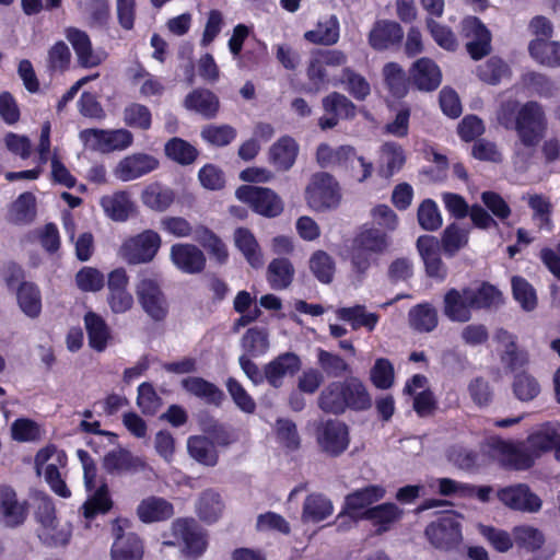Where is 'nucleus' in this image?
Instances as JSON below:
<instances>
[{"instance_id": "c9c22d12", "label": "nucleus", "mask_w": 560, "mask_h": 560, "mask_svg": "<svg viewBox=\"0 0 560 560\" xmlns=\"http://www.w3.org/2000/svg\"><path fill=\"white\" fill-rule=\"evenodd\" d=\"M66 37L72 45L81 67L92 68L101 63L98 57L93 54L92 43L86 32L77 27H68Z\"/></svg>"}, {"instance_id": "6e6552de", "label": "nucleus", "mask_w": 560, "mask_h": 560, "mask_svg": "<svg viewBox=\"0 0 560 560\" xmlns=\"http://www.w3.org/2000/svg\"><path fill=\"white\" fill-rule=\"evenodd\" d=\"M131 522L125 517H116L112 522L114 542L110 548L112 560H142L144 544L142 538L133 533H126Z\"/></svg>"}, {"instance_id": "412c9836", "label": "nucleus", "mask_w": 560, "mask_h": 560, "mask_svg": "<svg viewBox=\"0 0 560 560\" xmlns=\"http://www.w3.org/2000/svg\"><path fill=\"white\" fill-rule=\"evenodd\" d=\"M404 517V510L396 503L385 502L373 505L362 512L359 518L369 521L374 528V534L381 536L394 528Z\"/></svg>"}, {"instance_id": "9b49d317", "label": "nucleus", "mask_w": 560, "mask_h": 560, "mask_svg": "<svg viewBox=\"0 0 560 560\" xmlns=\"http://www.w3.org/2000/svg\"><path fill=\"white\" fill-rule=\"evenodd\" d=\"M460 36L466 39L465 48L472 60L478 61L490 55L492 34L479 18L465 16L460 22Z\"/></svg>"}, {"instance_id": "f704fd0d", "label": "nucleus", "mask_w": 560, "mask_h": 560, "mask_svg": "<svg viewBox=\"0 0 560 560\" xmlns=\"http://www.w3.org/2000/svg\"><path fill=\"white\" fill-rule=\"evenodd\" d=\"M86 501L82 505V515L86 520H94L100 514L108 513L114 505L109 487L105 479L89 492Z\"/></svg>"}, {"instance_id": "393cba45", "label": "nucleus", "mask_w": 560, "mask_h": 560, "mask_svg": "<svg viewBox=\"0 0 560 560\" xmlns=\"http://www.w3.org/2000/svg\"><path fill=\"white\" fill-rule=\"evenodd\" d=\"M28 510V502L26 500L20 502L12 487H0V514L7 526L18 527L22 525L27 518Z\"/></svg>"}, {"instance_id": "a19ab883", "label": "nucleus", "mask_w": 560, "mask_h": 560, "mask_svg": "<svg viewBox=\"0 0 560 560\" xmlns=\"http://www.w3.org/2000/svg\"><path fill=\"white\" fill-rule=\"evenodd\" d=\"M175 198L176 195L172 188L156 182L148 185L141 192L142 203L155 212L166 211Z\"/></svg>"}, {"instance_id": "1a4fd4ad", "label": "nucleus", "mask_w": 560, "mask_h": 560, "mask_svg": "<svg viewBox=\"0 0 560 560\" xmlns=\"http://www.w3.org/2000/svg\"><path fill=\"white\" fill-rule=\"evenodd\" d=\"M162 244L158 232L148 229L126 238L120 246V256L129 265L151 262Z\"/></svg>"}, {"instance_id": "f8f14e48", "label": "nucleus", "mask_w": 560, "mask_h": 560, "mask_svg": "<svg viewBox=\"0 0 560 560\" xmlns=\"http://www.w3.org/2000/svg\"><path fill=\"white\" fill-rule=\"evenodd\" d=\"M424 535L434 548L451 550L462 541V525L452 512H446L425 527Z\"/></svg>"}, {"instance_id": "b1692460", "label": "nucleus", "mask_w": 560, "mask_h": 560, "mask_svg": "<svg viewBox=\"0 0 560 560\" xmlns=\"http://www.w3.org/2000/svg\"><path fill=\"white\" fill-rule=\"evenodd\" d=\"M411 84L421 92L435 91L442 82V72L436 62L428 57L417 59L409 68Z\"/></svg>"}, {"instance_id": "bb28decb", "label": "nucleus", "mask_w": 560, "mask_h": 560, "mask_svg": "<svg viewBox=\"0 0 560 560\" xmlns=\"http://www.w3.org/2000/svg\"><path fill=\"white\" fill-rule=\"evenodd\" d=\"M299 152L300 145L293 137L281 136L268 150V163L277 172H288L295 164Z\"/></svg>"}, {"instance_id": "f03ea898", "label": "nucleus", "mask_w": 560, "mask_h": 560, "mask_svg": "<svg viewBox=\"0 0 560 560\" xmlns=\"http://www.w3.org/2000/svg\"><path fill=\"white\" fill-rule=\"evenodd\" d=\"M317 405L325 413L341 416L347 410L366 411L372 407L373 400L364 382L350 375L326 385L318 395Z\"/></svg>"}, {"instance_id": "49530a36", "label": "nucleus", "mask_w": 560, "mask_h": 560, "mask_svg": "<svg viewBox=\"0 0 560 560\" xmlns=\"http://www.w3.org/2000/svg\"><path fill=\"white\" fill-rule=\"evenodd\" d=\"M334 512V505L329 498L323 493H310L306 495L302 520L304 522L319 523L329 517Z\"/></svg>"}, {"instance_id": "5701e85b", "label": "nucleus", "mask_w": 560, "mask_h": 560, "mask_svg": "<svg viewBox=\"0 0 560 560\" xmlns=\"http://www.w3.org/2000/svg\"><path fill=\"white\" fill-rule=\"evenodd\" d=\"M302 366L300 357L294 352H283L265 364V382L278 389L287 375L294 376Z\"/></svg>"}, {"instance_id": "4c0bfd02", "label": "nucleus", "mask_w": 560, "mask_h": 560, "mask_svg": "<svg viewBox=\"0 0 560 560\" xmlns=\"http://www.w3.org/2000/svg\"><path fill=\"white\" fill-rule=\"evenodd\" d=\"M105 213L114 221L125 222L136 211L133 201L126 190H119L101 199Z\"/></svg>"}, {"instance_id": "473e14b6", "label": "nucleus", "mask_w": 560, "mask_h": 560, "mask_svg": "<svg viewBox=\"0 0 560 560\" xmlns=\"http://www.w3.org/2000/svg\"><path fill=\"white\" fill-rule=\"evenodd\" d=\"M382 77L385 89L397 100L404 98L410 88V75H407L404 68L395 61L385 63L382 68Z\"/></svg>"}, {"instance_id": "2f4dec72", "label": "nucleus", "mask_w": 560, "mask_h": 560, "mask_svg": "<svg viewBox=\"0 0 560 560\" xmlns=\"http://www.w3.org/2000/svg\"><path fill=\"white\" fill-rule=\"evenodd\" d=\"M182 387L188 394L215 407H220L225 397L222 389H220L214 383L201 376H188L183 378Z\"/></svg>"}, {"instance_id": "de8ad7c7", "label": "nucleus", "mask_w": 560, "mask_h": 560, "mask_svg": "<svg viewBox=\"0 0 560 560\" xmlns=\"http://www.w3.org/2000/svg\"><path fill=\"white\" fill-rule=\"evenodd\" d=\"M340 26L336 15L319 21L314 30L304 33V38L315 45L331 46L339 40Z\"/></svg>"}, {"instance_id": "7c9ffc66", "label": "nucleus", "mask_w": 560, "mask_h": 560, "mask_svg": "<svg viewBox=\"0 0 560 560\" xmlns=\"http://www.w3.org/2000/svg\"><path fill=\"white\" fill-rule=\"evenodd\" d=\"M355 149L352 145H339L334 149L328 143H320L316 149V162L322 168L337 167L345 170L354 163Z\"/></svg>"}, {"instance_id": "c03bdc74", "label": "nucleus", "mask_w": 560, "mask_h": 560, "mask_svg": "<svg viewBox=\"0 0 560 560\" xmlns=\"http://www.w3.org/2000/svg\"><path fill=\"white\" fill-rule=\"evenodd\" d=\"M295 270L290 259L284 257L273 258L266 272L267 281L273 290H284L293 282Z\"/></svg>"}, {"instance_id": "603ef678", "label": "nucleus", "mask_w": 560, "mask_h": 560, "mask_svg": "<svg viewBox=\"0 0 560 560\" xmlns=\"http://www.w3.org/2000/svg\"><path fill=\"white\" fill-rule=\"evenodd\" d=\"M269 331L264 326L248 328L241 338V347L245 355L258 358L269 349Z\"/></svg>"}, {"instance_id": "9d476101", "label": "nucleus", "mask_w": 560, "mask_h": 560, "mask_svg": "<svg viewBox=\"0 0 560 560\" xmlns=\"http://www.w3.org/2000/svg\"><path fill=\"white\" fill-rule=\"evenodd\" d=\"M498 455L500 466L506 470L524 471L530 469L536 462L530 448L523 447V442H513L502 438H493L489 444Z\"/></svg>"}, {"instance_id": "37998d69", "label": "nucleus", "mask_w": 560, "mask_h": 560, "mask_svg": "<svg viewBox=\"0 0 560 560\" xmlns=\"http://www.w3.org/2000/svg\"><path fill=\"white\" fill-rule=\"evenodd\" d=\"M234 242L236 248L243 254L246 261L255 269L262 266V253L260 246L247 228H237L234 232Z\"/></svg>"}, {"instance_id": "4d7b16f0", "label": "nucleus", "mask_w": 560, "mask_h": 560, "mask_svg": "<svg viewBox=\"0 0 560 560\" xmlns=\"http://www.w3.org/2000/svg\"><path fill=\"white\" fill-rule=\"evenodd\" d=\"M203 435L212 441L213 446L229 447L237 441L236 432L229 425L211 418L202 423Z\"/></svg>"}, {"instance_id": "5fc2aeb1", "label": "nucleus", "mask_w": 560, "mask_h": 560, "mask_svg": "<svg viewBox=\"0 0 560 560\" xmlns=\"http://www.w3.org/2000/svg\"><path fill=\"white\" fill-rule=\"evenodd\" d=\"M529 55L540 65L556 68L560 67V43L546 40H530Z\"/></svg>"}, {"instance_id": "e2e57ef3", "label": "nucleus", "mask_w": 560, "mask_h": 560, "mask_svg": "<svg viewBox=\"0 0 560 560\" xmlns=\"http://www.w3.org/2000/svg\"><path fill=\"white\" fill-rule=\"evenodd\" d=\"M310 269L319 282L329 284L334 280L336 264L328 253L316 250L310 258Z\"/></svg>"}, {"instance_id": "a211bd4d", "label": "nucleus", "mask_w": 560, "mask_h": 560, "mask_svg": "<svg viewBox=\"0 0 560 560\" xmlns=\"http://www.w3.org/2000/svg\"><path fill=\"white\" fill-rule=\"evenodd\" d=\"M416 246L424 264L425 275L438 282H443L448 276V269L441 258L439 240L432 235H421Z\"/></svg>"}, {"instance_id": "0eeeda50", "label": "nucleus", "mask_w": 560, "mask_h": 560, "mask_svg": "<svg viewBox=\"0 0 560 560\" xmlns=\"http://www.w3.org/2000/svg\"><path fill=\"white\" fill-rule=\"evenodd\" d=\"M235 196L255 213L265 218H277L284 210L281 197L268 187L242 185L236 189Z\"/></svg>"}, {"instance_id": "dca6fc26", "label": "nucleus", "mask_w": 560, "mask_h": 560, "mask_svg": "<svg viewBox=\"0 0 560 560\" xmlns=\"http://www.w3.org/2000/svg\"><path fill=\"white\" fill-rule=\"evenodd\" d=\"M317 443L330 457L340 456L349 446L348 425L335 419H328L317 429Z\"/></svg>"}, {"instance_id": "58836bf2", "label": "nucleus", "mask_w": 560, "mask_h": 560, "mask_svg": "<svg viewBox=\"0 0 560 560\" xmlns=\"http://www.w3.org/2000/svg\"><path fill=\"white\" fill-rule=\"evenodd\" d=\"M164 154L180 166H189L197 161L199 150L180 137H172L164 144Z\"/></svg>"}, {"instance_id": "72a5a7b5", "label": "nucleus", "mask_w": 560, "mask_h": 560, "mask_svg": "<svg viewBox=\"0 0 560 560\" xmlns=\"http://www.w3.org/2000/svg\"><path fill=\"white\" fill-rule=\"evenodd\" d=\"M143 462L126 448L119 447L109 451L103 458V468L110 475H122L137 471Z\"/></svg>"}, {"instance_id": "2eb2a0df", "label": "nucleus", "mask_w": 560, "mask_h": 560, "mask_svg": "<svg viewBox=\"0 0 560 560\" xmlns=\"http://www.w3.org/2000/svg\"><path fill=\"white\" fill-rule=\"evenodd\" d=\"M386 490L381 485H368L357 489L345 497L341 511L337 518L343 520L351 517L353 521H363L359 518L363 511L373 506L374 503L384 499Z\"/></svg>"}, {"instance_id": "09e8293b", "label": "nucleus", "mask_w": 560, "mask_h": 560, "mask_svg": "<svg viewBox=\"0 0 560 560\" xmlns=\"http://www.w3.org/2000/svg\"><path fill=\"white\" fill-rule=\"evenodd\" d=\"M224 503L219 492L213 489H207L201 492L197 504L196 513L198 517L207 523H215L222 515Z\"/></svg>"}, {"instance_id": "39448f33", "label": "nucleus", "mask_w": 560, "mask_h": 560, "mask_svg": "<svg viewBox=\"0 0 560 560\" xmlns=\"http://www.w3.org/2000/svg\"><path fill=\"white\" fill-rule=\"evenodd\" d=\"M172 534L180 541V552L187 560L199 559L208 548V534L192 517H178L172 522Z\"/></svg>"}, {"instance_id": "6ab92c4d", "label": "nucleus", "mask_w": 560, "mask_h": 560, "mask_svg": "<svg viewBox=\"0 0 560 560\" xmlns=\"http://www.w3.org/2000/svg\"><path fill=\"white\" fill-rule=\"evenodd\" d=\"M172 264L186 275L201 273L207 265L205 253L195 244L176 243L170 250Z\"/></svg>"}, {"instance_id": "423d86ee", "label": "nucleus", "mask_w": 560, "mask_h": 560, "mask_svg": "<svg viewBox=\"0 0 560 560\" xmlns=\"http://www.w3.org/2000/svg\"><path fill=\"white\" fill-rule=\"evenodd\" d=\"M547 128L542 106L536 101H528L521 106L515 131L524 147H536Z\"/></svg>"}, {"instance_id": "774afa93", "label": "nucleus", "mask_w": 560, "mask_h": 560, "mask_svg": "<svg viewBox=\"0 0 560 560\" xmlns=\"http://www.w3.org/2000/svg\"><path fill=\"white\" fill-rule=\"evenodd\" d=\"M370 381L377 388L386 390L393 387L395 383V369L387 358L375 360L370 370Z\"/></svg>"}, {"instance_id": "ddd939ff", "label": "nucleus", "mask_w": 560, "mask_h": 560, "mask_svg": "<svg viewBox=\"0 0 560 560\" xmlns=\"http://www.w3.org/2000/svg\"><path fill=\"white\" fill-rule=\"evenodd\" d=\"M136 294L145 314L154 322H163L168 315V302L159 282L141 279L136 285Z\"/></svg>"}, {"instance_id": "ea45409f", "label": "nucleus", "mask_w": 560, "mask_h": 560, "mask_svg": "<svg viewBox=\"0 0 560 560\" xmlns=\"http://www.w3.org/2000/svg\"><path fill=\"white\" fill-rule=\"evenodd\" d=\"M513 539L518 550H524L528 553L540 551L546 544L544 532L529 524L514 526Z\"/></svg>"}, {"instance_id": "680f3d73", "label": "nucleus", "mask_w": 560, "mask_h": 560, "mask_svg": "<svg viewBox=\"0 0 560 560\" xmlns=\"http://www.w3.org/2000/svg\"><path fill=\"white\" fill-rule=\"evenodd\" d=\"M479 533L489 546L499 553H506L514 546L513 530L509 533L492 525H480Z\"/></svg>"}, {"instance_id": "0e129e2a", "label": "nucleus", "mask_w": 560, "mask_h": 560, "mask_svg": "<svg viewBox=\"0 0 560 560\" xmlns=\"http://www.w3.org/2000/svg\"><path fill=\"white\" fill-rule=\"evenodd\" d=\"M439 243L444 254L447 257H453L468 244V232L460 229L456 223H451L444 229Z\"/></svg>"}, {"instance_id": "e433bc0d", "label": "nucleus", "mask_w": 560, "mask_h": 560, "mask_svg": "<svg viewBox=\"0 0 560 560\" xmlns=\"http://www.w3.org/2000/svg\"><path fill=\"white\" fill-rule=\"evenodd\" d=\"M83 319L89 346L97 352L104 351L112 337L107 323L100 314L92 311L86 312Z\"/></svg>"}, {"instance_id": "338daca9", "label": "nucleus", "mask_w": 560, "mask_h": 560, "mask_svg": "<svg viewBox=\"0 0 560 560\" xmlns=\"http://www.w3.org/2000/svg\"><path fill=\"white\" fill-rule=\"evenodd\" d=\"M512 294L521 307L530 312L537 306V294L535 288L523 277L514 276L511 280Z\"/></svg>"}, {"instance_id": "bf43d9fd", "label": "nucleus", "mask_w": 560, "mask_h": 560, "mask_svg": "<svg viewBox=\"0 0 560 560\" xmlns=\"http://www.w3.org/2000/svg\"><path fill=\"white\" fill-rule=\"evenodd\" d=\"M510 72L511 70L508 63L498 56L490 57L476 69L478 79L490 85L499 84Z\"/></svg>"}, {"instance_id": "6e6d98bb", "label": "nucleus", "mask_w": 560, "mask_h": 560, "mask_svg": "<svg viewBox=\"0 0 560 560\" xmlns=\"http://www.w3.org/2000/svg\"><path fill=\"white\" fill-rule=\"evenodd\" d=\"M338 316L342 320L349 322L353 329L365 327L369 331L375 329L380 319L378 314L368 313L364 305L342 307L338 311Z\"/></svg>"}, {"instance_id": "aec40b11", "label": "nucleus", "mask_w": 560, "mask_h": 560, "mask_svg": "<svg viewBox=\"0 0 560 560\" xmlns=\"http://www.w3.org/2000/svg\"><path fill=\"white\" fill-rule=\"evenodd\" d=\"M160 167V161L148 153H132L119 161L115 176L122 182H130L145 176Z\"/></svg>"}, {"instance_id": "f257e3e1", "label": "nucleus", "mask_w": 560, "mask_h": 560, "mask_svg": "<svg viewBox=\"0 0 560 560\" xmlns=\"http://www.w3.org/2000/svg\"><path fill=\"white\" fill-rule=\"evenodd\" d=\"M502 292L489 281H481L477 288H450L442 301L443 315L453 323H467L474 311H489L503 304Z\"/></svg>"}, {"instance_id": "c756f323", "label": "nucleus", "mask_w": 560, "mask_h": 560, "mask_svg": "<svg viewBox=\"0 0 560 560\" xmlns=\"http://www.w3.org/2000/svg\"><path fill=\"white\" fill-rule=\"evenodd\" d=\"M184 107L197 113L206 119H213L220 112V100L211 90L197 88L184 98Z\"/></svg>"}, {"instance_id": "f3484780", "label": "nucleus", "mask_w": 560, "mask_h": 560, "mask_svg": "<svg viewBox=\"0 0 560 560\" xmlns=\"http://www.w3.org/2000/svg\"><path fill=\"white\" fill-rule=\"evenodd\" d=\"M322 106L326 116L318 119L322 130L335 128L340 119L348 120L355 117L357 107L346 95L331 92L322 100Z\"/></svg>"}, {"instance_id": "79ce46f5", "label": "nucleus", "mask_w": 560, "mask_h": 560, "mask_svg": "<svg viewBox=\"0 0 560 560\" xmlns=\"http://www.w3.org/2000/svg\"><path fill=\"white\" fill-rule=\"evenodd\" d=\"M16 300L21 311L30 318H37L42 313V293L38 285L22 281L16 288Z\"/></svg>"}, {"instance_id": "cd10ccee", "label": "nucleus", "mask_w": 560, "mask_h": 560, "mask_svg": "<svg viewBox=\"0 0 560 560\" xmlns=\"http://www.w3.org/2000/svg\"><path fill=\"white\" fill-rule=\"evenodd\" d=\"M136 514L143 524L162 523L174 516L175 509L173 503L165 498L150 495L139 502Z\"/></svg>"}, {"instance_id": "8fccbe9b", "label": "nucleus", "mask_w": 560, "mask_h": 560, "mask_svg": "<svg viewBox=\"0 0 560 560\" xmlns=\"http://www.w3.org/2000/svg\"><path fill=\"white\" fill-rule=\"evenodd\" d=\"M408 320L413 330L431 332L439 324L436 308L428 302L419 303L409 310Z\"/></svg>"}, {"instance_id": "052dcab7", "label": "nucleus", "mask_w": 560, "mask_h": 560, "mask_svg": "<svg viewBox=\"0 0 560 560\" xmlns=\"http://www.w3.org/2000/svg\"><path fill=\"white\" fill-rule=\"evenodd\" d=\"M540 390L539 382L532 374L523 371L514 375L512 392L517 400L522 402L532 401L540 394Z\"/></svg>"}, {"instance_id": "a18cd8bd", "label": "nucleus", "mask_w": 560, "mask_h": 560, "mask_svg": "<svg viewBox=\"0 0 560 560\" xmlns=\"http://www.w3.org/2000/svg\"><path fill=\"white\" fill-rule=\"evenodd\" d=\"M189 456L198 464L214 467L219 462V453L211 440L205 435H191L187 440Z\"/></svg>"}, {"instance_id": "13d9d810", "label": "nucleus", "mask_w": 560, "mask_h": 560, "mask_svg": "<svg viewBox=\"0 0 560 560\" xmlns=\"http://www.w3.org/2000/svg\"><path fill=\"white\" fill-rule=\"evenodd\" d=\"M197 233L198 243L219 265H225L229 260V250L224 242L206 226H202Z\"/></svg>"}, {"instance_id": "864d4df0", "label": "nucleus", "mask_w": 560, "mask_h": 560, "mask_svg": "<svg viewBox=\"0 0 560 560\" xmlns=\"http://www.w3.org/2000/svg\"><path fill=\"white\" fill-rule=\"evenodd\" d=\"M200 137L210 147L223 148L236 139L237 130L229 124H208L201 128Z\"/></svg>"}, {"instance_id": "a878e982", "label": "nucleus", "mask_w": 560, "mask_h": 560, "mask_svg": "<svg viewBox=\"0 0 560 560\" xmlns=\"http://www.w3.org/2000/svg\"><path fill=\"white\" fill-rule=\"evenodd\" d=\"M88 139L92 138L98 150L103 152L120 151L129 148L133 142V135L128 129L103 130L90 128L81 133Z\"/></svg>"}, {"instance_id": "c85d7f7f", "label": "nucleus", "mask_w": 560, "mask_h": 560, "mask_svg": "<svg viewBox=\"0 0 560 560\" xmlns=\"http://www.w3.org/2000/svg\"><path fill=\"white\" fill-rule=\"evenodd\" d=\"M560 440V422L546 421L532 432L526 442L536 459L542 454L553 452Z\"/></svg>"}, {"instance_id": "4be33fe9", "label": "nucleus", "mask_w": 560, "mask_h": 560, "mask_svg": "<svg viewBox=\"0 0 560 560\" xmlns=\"http://www.w3.org/2000/svg\"><path fill=\"white\" fill-rule=\"evenodd\" d=\"M404 30L398 22L392 20H377L369 35L368 43L376 51H384L401 44Z\"/></svg>"}, {"instance_id": "4468645a", "label": "nucleus", "mask_w": 560, "mask_h": 560, "mask_svg": "<svg viewBox=\"0 0 560 560\" xmlns=\"http://www.w3.org/2000/svg\"><path fill=\"white\" fill-rule=\"evenodd\" d=\"M497 498L508 509L522 513H537L542 506L540 497L523 482L498 489Z\"/></svg>"}, {"instance_id": "69168bd1", "label": "nucleus", "mask_w": 560, "mask_h": 560, "mask_svg": "<svg viewBox=\"0 0 560 560\" xmlns=\"http://www.w3.org/2000/svg\"><path fill=\"white\" fill-rule=\"evenodd\" d=\"M126 126L147 131L152 126V113L150 108L140 103L128 104L122 112Z\"/></svg>"}, {"instance_id": "20e7f679", "label": "nucleus", "mask_w": 560, "mask_h": 560, "mask_svg": "<svg viewBox=\"0 0 560 560\" xmlns=\"http://www.w3.org/2000/svg\"><path fill=\"white\" fill-rule=\"evenodd\" d=\"M305 200L315 211L336 209L341 201L340 185L327 172L315 173L305 188Z\"/></svg>"}, {"instance_id": "7ed1b4c3", "label": "nucleus", "mask_w": 560, "mask_h": 560, "mask_svg": "<svg viewBox=\"0 0 560 560\" xmlns=\"http://www.w3.org/2000/svg\"><path fill=\"white\" fill-rule=\"evenodd\" d=\"M392 240L386 231L375 226H363L353 237L350 259L353 270L364 275L377 256L385 254Z\"/></svg>"}, {"instance_id": "3c124183", "label": "nucleus", "mask_w": 560, "mask_h": 560, "mask_svg": "<svg viewBox=\"0 0 560 560\" xmlns=\"http://www.w3.org/2000/svg\"><path fill=\"white\" fill-rule=\"evenodd\" d=\"M498 338L500 340H509L505 345V350L501 354V362L509 371L516 372L528 364V352L517 347L516 341L509 331L500 329L498 331Z\"/></svg>"}]
</instances>
